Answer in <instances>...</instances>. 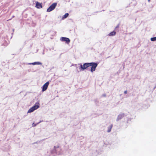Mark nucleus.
I'll return each mask as SVG.
<instances>
[{
	"label": "nucleus",
	"mask_w": 156,
	"mask_h": 156,
	"mask_svg": "<svg viewBox=\"0 0 156 156\" xmlns=\"http://www.w3.org/2000/svg\"><path fill=\"white\" fill-rule=\"evenodd\" d=\"M39 122L38 124V123H40V122Z\"/></svg>",
	"instance_id": "18"
},
{
	"label": "nucleus",
	"mask_w": 156,
	"mask_h": 156,
	"mask_svg": "<svg viewBox=\"0 0 156 156\" xmlns=\"http://www.w3.org/2000/svg\"><path fill=\"white\" fill-rule=\"evenodd\" d=\"M148 2H150V0H148Z\"/></svg>",
	"instance_id": "17"
},
{
	"label": "nucleus",
	"mask_w": 156,
	"mask_h": 156,
	"mask_svg": "<svg viewBox=\"0 0 156 156\" xmlns=\"http://www.w3.org/2000/svg\"><path fill=\"white\" fill-rule=\"evenodd\" d=\"M49 84V82H46L45 83L44 85L43 86L42 88V91L43 92H44L47 89V88L48 87V85Z\"/></svg>",
	"instance_id": "5"
},
{
	"label": "nucleus",
	"mask_w": 156,
	"mask_h": 156,
	"mask_svg": "<svg viewBox=\"0 0 156 156\" xmlns=\"http://www.w3.org/2000/svg\"><path fill=\"white\" fill-rule=\"evenodd\" d=\"M32 126H36V125L34 123H33L32 124Z\"/></svg>",
	"instance_id": "16"
},
{
	"label": "nucleus",
	"mask_w": 156,
	"mask_h": 156,
	"mask_svg": "<svg viewBox=\"0 0 156 156\" xmlns=\"http://www.w3.org/2000/svg\"><path fill=\"white\" fill-rule=\"evenodd\" d=\"M124 116V114H121L119 115L116 119V121H118L121 119Z\"/></svg>",
	"instance_id": "7"
},
{
	"label": "nucleus",
	"mask_w": 156,
	"mask_h": 156,
	"mask_svg": "<svg viewBox=\"0 0 156 156\" xmlns=\"http://www.w3.org/2000/svg\"><path fill=\"white\" fill-rule=\"evenodd\" d=\"M36 7L38 9H40L42 7V6L41 4L38 2H37L36 3Z\"/></svg>",
	"instance_id": "9"
},
{
	"label": "nucleus",
	"mask_w": 156,
	"mask_h": 156,
	"mask_svg": "<svg viewBox=\"0 0 156 156\" xmlns=\"http://www.w3.org/2000/svg\"><path fill=\"white\" fill-rule=\"evenodd\" d=\"M90 66H91V71L92 72H93L95 71L96 67H97L98 66V64L94 62H91L90 63Z\"/></svg>",
	"instance_id": "3"
},
{
	"label": "nucleus",
	"mask_w": 156,
	"mask_h": 156,
	"mask_svg": "<svg viewBox=\"0 0 156 156\" xmlns=\"http://www.w3.org/2000/svg\"><path fill=\"white\" fill-rule=\"evenodd\" d=\"M127 93V90H125L124 92V93L125 94H126Z\"/></svg>",
	"instance_id": "15"
},
{
	"label": "nucleus",
	"mask_w": 156,
	"mask_h": 156,
	"mask_svg": "<svg viewBox=\"0 0 156 156\" xmlns=\"http://www.w3.org/2000/svg\"><path fill=\"white\" fill-rule=\"evenodd\" d=\"M57 5V3H54L52 4L47 10L48 12H50L54 10Z\"/></svg>",
	"instance_id": "4"
},
{
	"label": "nucleus",
	"mask_w": 156,
	"mask_h": 156,
	"mask_svg": "<svg viewBox=\"0 0 156 156\" xmlns=\"http://www.w3.org/2000/svg\"><path fill=\"white\" fill-rule=\"evenodd\" d=\"M69 15V14L68 13H66L62 17V19H65Z\"/></svg>",
	"instance_id": "12"
},
{
	"label": "nucleus",
	"mask_w": 156,
	"mask_h": 156,
	"mask_svg": "<svg viewBox=\"0 0 156 156\" xmlns=\"http://www.w3.org/2000/svg\"><path fill=\"white\" fill-rule=\"evenodd\" d=\"M60 40L62 41H65L67 43H69L70 40L69 38L65 37H62L61 38Z\"/></svg>",
	"instance_id": "6"
},
{
	"label": "nucleus",
	"mask_w": 156,
	"mask_h": 156,
	"mask_svg": "<svg viewBox=\"0 0 156 156\" xmlns=\"http://www.w3.org/2000/svg\"><path fill=\"white\" fill-rule=\"evenodd\" d=\"M112 127V126H111V128L110 129H108V132H110Z\"/></svg>",
	"instance_id": "14"
},
{
	"label": "nucleus",
	"mask_w": 156,
	"mask_h": 156,
	"mask_svg": "<svg viewBox=\"0 0 156 156\" xmlns=\"http://www.w3.org/2000/svg\"><path fill=\"white\" fill-rule=\"evenodd\" d=\"M39 107V103H36L34 105L30 108L28 111L27 113H30L33 112L34 110L37 109Z\"/></svg>",
	"instance_id": "1"
},
{
	"label": "nucleus",
	"mask_w": 156,
	"mask_h": 156,
	"mask_svg": "<svg viewBox=\"0 0 156 156\" xmlns=\"http://www.w3.org/2000/svg\"><path fill=\"white\" fill-rule=\"evenodd\" d=\"M58 150H60V149L58 147H54V150H54L53 153H56L58 155H60L61 154L60 153L57 151Z\"/></svg>",
	"instance_id": "8"
},
{
	"label": "nucleus",
	"mask_w": 156,
	"mask_h": 156,
	"mask_svg": "<svg viewBox=\"0 0 156 156\" xmlns=\"http://www.w3.org/2000/svg\"><path fill=\"white\" fill-rule=\"evenodd\" d=\"M151 41H156V37L151 38Z\"/></svg>",
	"instance_id": "13"
},
{
	"label": "nucleus",
	"mask_w": 156,
	"mask_h": 156,
	"mask_svg": "<svg viewBox=\"0 0 156 156\" xmlns=\"http://www.w3.org/2000/svg\"><path fill=\"white\" fill-rule=\"evenodd\" d=\"M90 63H86L83 64V65H82L81 64H79L78 65L80 66L79 69L81 70H83L90 66Z\"/></svg>",
	"instance_id": "2"
},
{
	"label": "nucleus",
	"mask_w": 156,
	"mask_h": 156,
	"mask_svg": "<svg viewBox=\"0 0 156 156\" xmlns=\"http://www.w3.org/2000/svg\"><path fill=\"white\" fill-rule=\"evenodd\" d=\"M32 64L33 65H42V63L39 62H34L32 63L29 64Z\"/></svg>",
	"instance_id": "10"
},
{
	"label": "nucleus",
	"mask_w": 156,
	"mask_h": 156,
	"mask_svg": "<svg viewBox=\"0 0 156 156\" xmlns=\"http://www.w3.org/2000/svg\"><path fill=\"white\" fill-rule=\"evenodd\" d=\"M116 32L115 31H113L110 33L108 35L109 36H113L115 35Z\"/></svg>",
	"instance_id": "11"
}]
</instances>
